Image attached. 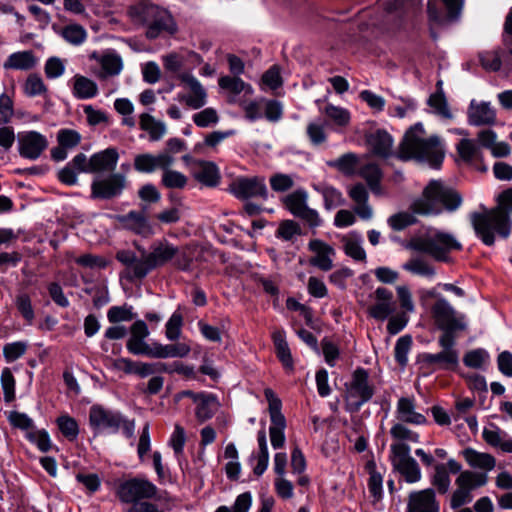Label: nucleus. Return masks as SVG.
Returning <instances> with one entry per match:
<instances>
[{"mask_svg":"<svg viewBox=\"0 0 512 512\" xmlns=\"http://www.w3.org/2000/svg\"><path fill=\"white\" fill-rule=\"evenodd\" d=\"M72 94L80 100L92 99L98 94V86L95 81L83 75H75L72 80Z\"/></svg>","mask_w":512,"mask_h":512,"instance_id":"7c9ffc66","label":"nucleus"},{"mask_svg":"<svg viewBox=\"0 0 512 512\" xmlns=\"http://www.w3.org/2000/svg\"><path fill=\"white\" fill-rule=\"evenodd\" d=\"M157 487L146 478H132L121 483L117 489V496L123 503H132L138 500L152 499L157 494Z\"/></svg>","mask_w":512,"mask_h":512,"instance_id":"9b49d317","label":"nucleus"},{"mask_svg":"<svg viewBox=\"0 0 512 512\" xmlns=\"http://www.w3.org/2000/svg\"><path fill=\"white\" fill-rule=\"evenodd\" d=\"M192 120L196 126L200 128H206L217 124L219 121V116L216 109L207 107L195 113L192 116Z\"/></svg>","mask_w":512,"mask_h":512,"instance_id":"bf43d9fd","label":"nucleus"},{"mask_svg":"<svg viewBox=\"0 0 512 512\" xmlns=\"http://www.w3.org/2000/svg\"><path fill=\"white\" fill-rule=\"evenodd\" d=\"M483 439L489 445L500 448L503 452H512V438L494 424L483 429Z\"/></svg>","mask_w":512,"mask_h":512,"instance_id":"c756f323","label":"nucleus"},{"mask_svg":"<svg viewBox=\"0 0 512 512\" xmlns=\"http://www.w3.org/2000/svg\"><path fill=\"white\" fill-rule=\"evenodd\" d=\"M119 153L116 148L109 147L90 157V168L92 173L111 172L118 163Z\"/></svg>","mask_w":512,"mask_h":512,"instance_id":"a878e982","label":"nucleus"},{"mask_svg":"<svg viewBox=\"0 0 512 512\" xmlns=\"http://www.w3.org/2000/svg\"><path fill=\"white\" fill-rule=\"evenodd\" d=\"M81 135L73 129H60L57 133V141L66 149H73L81 142Z\"/></svg>","mask_w":512,"mask_h":512,"instance_id":"338daca9","label":"nucleus"},{"mask_svg":"<svg viewBox=\"0 0 512 512\" xmlns=\"http://www.w3.org/2000/svg\"><path fill=\"white\" fill-rule=\"evenodd\" d=\"M119 223L126 229L136 234L149 236L152 234V228L146 217L137 211H130L126 215L116 216Z\"/></svg>","mask_w":512,"mask_h":512,"instance_id":"bb28decb","label":"nucleus"},{"mask_svg":"<svg viewBox=\"0 0 512 512\" xmlns=\"http://www.w3.org/2000/svg\"><path fill=\"white\" fill-rule=\"evenodd\" d=\"M411 247L418 252L429 255L436 261L448 262L450 253L461 250L462 244L453 234L431 228L414 238Z\"/></svg>","mask_w":512,"mask_h":512,"instance_id":"423d86ee","label":"nucleus"},{"mask_svg":"<svg viewBox=\"0 0 512 512\" xmlns=\"http://www.w3.org/2000/svg\"><path fill=\"white\" fill-rule=\"evenodd\" d=\"M231 192L237 197L247 199L251 197H267V188L263 179L239 178L231 185Z\"/></svg>","mask_w":512,"mask_h":512,"instance_id":"6ab92c4d","label":"nucleus"},{"mask_svg":"<svg viewBox=\"0 0 512 512\" xmlns=\"http://www.w3.org/2000/svg\"><path fill=\"white\" fill-rule=\"evenodd\" d=\"M456 150L460 158L466 162H471L479 158L481 154L480 146L469 138H463L456 145Z\"/></svg>","mask_w":512,"mask_h":512,"instance_id":"603ef678","label":"nucleus"},{"mask_svg":"<svg viewBox=\"0 0 512 512\" xmlns=\"http://www.w3.org/2000/svg\"><path fill=\"white\" fill-rule=\"evenodd\" d=\"M323 113L337 127L345 128L350 124L351 113L344 107L327 104Z\"/></svg>","mask_w":512,"mask_h":512,"instance_id":"de8ad7c7","label":"nucleus"},{"mask_svg":"<svg viewBox=\"0 0 512 512\" xmlns=\"http://www.w3.org/2000/svg\"><path fill=\"white\" fill-rule=\"evenodd\" d=\"M15 306L28 325L35 319V312L32 301L27 293H19L14 300Z\"/></svg>","mask_w":512,"mask_h":512,"instance_id":"864d4df0","label":"nucleus"},{"mask_svg":"<svg viewBox=\"0 0 512 512\" xmlns=\"http://www.w3.org/2000/svg\"><path fill=\"white\" fill-rule=\"evenodd\" d=\"M264 395L268 401V409L271 419L269 436L271 445L274 449H280L285 444L286 419L281 412L282 402L280 398L270 388L264 390Z\"/></svg>","mask_w":512,"mask_h":512,"instance_id":"1a4fd4ad","label":"nucleus"},{"mask_svg":"<svg viewBox=\"0 0 512 512\" xmlns=\"http://www.w3.org/2000/svg\"><path fill=\"white\" fill-rule=\"evenodd\" d=\"M512 188L499 196L496 208L471 214V223L477 237L487 246L495 243L496 236L507 238L511 233Z\"/></svg>","mask_w":512,"mask_h":512,"instance_id":"f03ea898","label":"nucleus"},{"mask_svg":"<svg viewBox=\"0 0 512 512\" xmlns=\"http://www.w3.org/2000/svg\"><path fill=\"white\" fill-rule=\"evenodd\" d=\"M428 105L432 109V112L442 119L450 120L453 118V114L443 92L432 94L428 99Z\"/></svg>","mask_w":512,"mask_h":512,"instance_id":"8fccbe9b","label":"nucleus"},{"mask_svg":"<svg viewBox=\"0 0 512 512\" xmlns=\"http://www.w3.org/2000/svg\"><path fill=\"white\" fill-rule=\"evenodd\" d=\"M395 416L399 422L413 425H424L427 418L416 410L414 397H401L396 404Z\"/></svg>","mask_w":512,"mask_h":512,"instance_id":"5701e85b","label":"nucleus"},{"mask_svg":"<svg viewBox=\"0 0 512 512\" xmlns=\"http://www.w3.org/2000/svg\"><path fill=\"white\" fill-rule=\"evenodd\" d=\"M178 79L184 91L177 93L176 100L193 110L203 108L208 102V94L200 81L191 72L179 74Z\"/></svg>","mask_w":512,"mask_h":512,"instance_id":"9d476101","label":"nucleus"},{"mask_svg":"<svg viewBox=\"0 0 512 512\" xmlns=\"http://www.w3.org/2000/svg\"><path fill=\"white\" fill-rule=\"evenodd\" d=\"M489 360V354L485 349H475L465 354L463 362L467 367L479 369Z\"/></svg>","mask_w":512,"mask_h":512,"instance_id":"0e129e2a","label":"nucleus"},{"mask_svg":"<svg viewBox=\"0 0 512 512\" xmlns=\"http://www.w3.org/2000/svg\"><path fill=\"white\" fill-rule=\"evenodd\" d=\"M431 315L435 324L442 330H464L466 328L463 315H458L452 305L444 298L431 306Z\"/></svg>","mask_w":512,"mask_h":512,"instance_id":"ddd939ff","label":"nucleus"},{"mask_svg":"<svg viewBox=\"0 0 512 512\" xmlns=\"http://www.w3.org/2000/svg\"><path fill=\"white\" fill-rule=\"evenodd\" d=\"M272 340L275 346L277 358L288 372H292L294 370V361L291 350L286 341L285 331L283 329L274 330L272 332Z\"/></svg>","mask_w":512,"mask_h":512,"instance_id":"cd10ccee","label":"nucleus"},{"mask_svg":"<svg viewBox=\"0 0 512 512\" xmlns=\"http://www.w3.org/2000/svg\"><path fill=\"white\" fill-rule=\"evenodd\" d=\"M23 90L27 96L36 97L46 94L47 87L39 75L30 74L23 85Z\"/></svg>","mask_w":512,"mask_h":512,"instance_id":"6e6d98bb","label":"nucleus"},{"mask_svg":"<svg viewBox=\"0 0 512 512\" xmlns=\"http://www.w3.org/2000/svg\"><path fill=\"white\" fill-rule=\"evenodd\" d=\"M74 260L79 266L92 270L105 269L109 264L105 257L90 253L76 257Z\"/></svg>","mask_w":512,"mask_h":512,"instance_id":"13d9d810","label":"nucleus"},{"mask_svg":"<svg viewBox=\"0 0 512 512\" xmlns=\"http://www.w3.org/2000/svg\"><path fill=\"white\" fill-rule=\"evenodd\" d=\"M432 484L437 488L439 493L444 494L448 492L451 485V479L445 464H437L434 467Z\"/></svg>","mask_w":512,"mask_h":512,"instance_id":"4d7b16f0","label":"nucleus"},{"mask_svg":"<svg viewBox=\"0 0 512 512\" xmlns=\"http://www.w3.org/2000/svg\"><path fill=\"white\" fill-rule=\"evenodd\" d=\"M314 189L322 195L326 210L335 209L345 203L342 193L333 186L320 184L314 186Z\"/></svg>","mask_w":512,"mask_h":512,"instance_id":"a19ab883","label":"nucleus"},{"mask_svg":"<svg viewBox=\"0 0 512 512\" xmlns=\"http://www.w3.org/2000/svg\"><path fill=\"white\" fill-rule=\"evenodd\" d=\"M391 464L407 483H417L422 478V472L417 461L410 456V447L405 443L394 442L390 446Z\"/></svg>","mask_w":512,"mask_h":512,"instance_id":"0eeeda50","label":"nucleus"},{"mask_svg":"<svg viewBox=\"0 0 512 512\" xmlns=\"http://www.w3.org/2000/svg\"><path fill=\"white\" fill-rule=\"evenodd\" d=\"M185 62V57L182 54L171 52L162 56V63L165 70L172 74H181V69L183 68Z\"/></svg>","mask_w":512,"mask_h":512,"instance_id":"774afa93","label":"nucleus"},{"mask_svg":"<svg viewBox=\"0 0 512 512\" xmlns=\"http://www.w3.org/2000/svg\"><path fill=\"white\" fill-rule=\"evenodd\" d=\"M61 433L70 441L77 439L79 435V426L77 421L69 415H61L56 420Z\"/></svg>","mask_w":512,"mask_h":512,"instance_id":"5fc2aeb1","label":"nucleus"},{"mask_svg":"<svg viewBox=\"0 0 512 512\" xmlns=\"http://www.w3.org/2000/svg\"><path fill=\"white\" fill-rule=\"evenodd\" d=\"M309 250L314 253L310 264L322 271H329L333 268V258L336 255L335 249L320 239H313L308 244Z\"/></svg>","mask_w":512,"mask_h":512,"instance_id":"412c9836","label":"nucleus"},{"mask_svg":"<svg viewBox=\"0 0 512 512\" xmlns=\"http://www.w3.org/2000/svg\"><path fill=\"white\" fill-rule=\"evenodd\" d=\"M308 192L303 189H296L283 198L285 208L294 216L308 224L310 228L321 226L322 219L317 210L308 206Z\"/></svg>","mask_w":512,"mask_h":512,"instance_id":"6e6552de","label":"nucleus"},{"mask_svg":"<svg viewBox=\"0 0 512 512\" xmlns=\"http://www.w3.org/2000/svg\"><path fill=\"white\" fill-rule=\"evenodd\" d=\"M125 187V175L112 173L93 180L91 184V196L99 199H111L121 195Z\"/></svg>","mask_w":512,"mask_h":512,"instance_id":"dca6fc26","label":"nucleus"},{"mask_svg":"<svg viewBox=\"0 0 512 512\" xmlns=\"http://www.w3.org/2000/svg\"><path fill=\"white\" fill-rule=\"evenodd\" d=\"M218 85L221 89L229 92L234 96H237L241 93H244L245 95L253 94V88L251 85L245 83L238 76H222L218 80Z\"/></svg>","mask_w":512,"mask_h":512,"instance_id":"ea45409f","label":"nucleus"},{"mask_svg":"<svg viewBox=\"0 0 512 512\" xmlns=\"http://www.w3.org/2000/svg\"><path fill=\"white\" fill-rule=\"evenodd\" d=\"M128 15L135 24L146 26V36L155 39L163 33L174 34L177 25L172 15L155 5L138 4L128 9Z\"/></svg>","mask_w":512,"mask_h":512,"instance_id":"39448f33","label":"nucleus"},{"mask_svg":"<svg viewBox=\"0 0 512 512\" xmlns=\"http://www.w3.org/2000/svg\"><path fill=\"white\" fill-rule=\"evenodd\" d=\"M444 148L436 135L427 136L422 123H416L404 135L399 149V158L415 159L439 168L444 159Z\"/></svg>","mask_w":512,"mask_h":512,"instance_id":"7ed1b4c3","label":"nucleus"},{"mask_svg":"<svg viewBox=\"0 0 512 512\" xmlns=\"http://www.w3.org/2000/svg\"><path fill=\"white\" fill-rule=\"evenodd\" d=\"M461 196L452 188L439 180H431L423 190L422 196L416 199L411 208L413 213L400 212L388 218L389 226L400 231L414 224L419 215H438L444 210L452 212L460 207Z\"/></svg>","mask_w":512,"mask_h":512,"instance_id":"f257e3e1","label":"nucleus"},{"mask_svg":"<svg viewBox=\"0 0 512 512\" xmlns=\"http://www.w3.org/2000/svg\"><path fill=\"white\" fill-rule=\"evenodd\" d=\"M358 156L354 153H346L337 159L327 162L331 168H335L345 176H353L357 172Z\"/></svg>","mask_w":512,"mask_h":512,"instance_id":"37998d69","label":"nucleus"},{"mask_svg":"<svg viewBox=\"0 0 512 512\" xmlns=\"http://www.w3.org/2000/svg\"><path fill=\"white\" fill-rule=\"evenodd\" d=\"M390 434L396 442H419V434L407 428L402 422L394 424L390 429Z\"/></svg>","mask_w":512,"mask_h":512,"instance_id":"680f3d73","label":"nucleus"},{"mask_svg":"<svg viewBox=\"0 0 512 512\" xmlns=\"http://www.w3.org/2000/svg\"><path fill=\"white\" fill-rule=\"evenodd\" d=\"M188 178L183 173L171 169V166L162 168L161 184L167 189H184Z\"/></svg>","mask_w":512,"mask_h":512,"instance_id":"49530a36","label":"nucleus"},{"mask_svg":"<svg viewBox=\"0 0 512 512\" xmlns=\"http://www.w3.org/2000/svg\"><path fill=\"white\" fill-rule=\"evenodd\" d=\"M18 153L22 158L37 160L48 148L47 137L37 131H23L17 136Z\"/></svg>","mask_w":512,"mask_h":512,"instance_id":"2eb2a0df","label":"nucleus"},{"mask_svg":"<svg viewBox=\"0 0 512 512\" xmlns=\"http://www.w3.org/2000/svg\"><path fill=\"white\" fill-rule=\"evenodd\" d=\"M89 59L96 61L101 66L100 77L103 78L119 75L123 69L121 56L113 50L104 53L94 51L89 55Z\"/></svg>","mask_w":512,"mask_h":512,"instance_id":"b1692460","label":"nucleus"},{"mask_svg":"<svg viewBox=\"0 0 512 512\" xmlns=\"http://www.w3.org/2000/svg\"><path fill=\"white\" fill-rule=\"evenodd\" d=\"M422 362L427 365H436L441 368L456 366L459 362V353L457 350H443L438 353H424Z\"/></svg>","mask_w":512,"mask_h":512,"instance_id":"473e14b6","label":"nucleus"},{"mask_svg":"<svg viewBox=\"0 0 512 512\" xmlns=\"http://www.w3.org/2000/svg\"><path fill=\"white\" fill-rule=\"evenodd\" d=\"M358 174L367 182L373 194L377 196H381L384 194L380 184L382 172L376 164L369 163L362 166L359 169Z\"/></svg>","mask_w":512,"mask_h":512,"instance_id":"4c0bfd02","label":"nucleus"},{"mask_svg":"<svg viewBox=\"0 0 512 512\" xmlns=\"http://www.w3.org/2000/svg\"><path fill=\"white\" fill-rule=\"evenodd\" d=\"M462 456L470 467L482 470L481 473L487 474V472L493 470L496 465V460L491 454L478 452L472 448L464 449Z\"/></svg>","mask_w":512,"mask_h":512,"instance_id":"c85d7f7f","label":"nucleus"},{"mask_svg":"<svg viewBox=\"0 0 512 512\" xmlns=\"http://www.w3.org/2000/svg\"><path fill=\"white\" fill-rule=\"evenodd\" d=\"M505 52L500 48L483 51L479 54V60L486 71L497 72L503 65Z\"/></svg>","mask_w":512,"mask_h":512,"instance_id":"c03bdc74","label":"nucleus"},{"mask_svg":"<svg viewBox=\"0 0 512 512\" xmlns=\"http://www.w3.org/2000/svg\"><path fill=\"white\" fill-rule=\"evenodd\" d=\"M306 134L313 146H320L327 141L326 123L320 119L308 123Z\"/></svg>","mask_w":512,"mask_h":512,"instance_id":"09e8293b","label":"nucleus"},{"mask_svg":"<svg viewBox=\"0 0 512 512\" xmlns=\"http://www.w3.org/2000/svg\"><path fill=\"white\" fill-rule=\"evenodd\" d=\"M199 401L195 407V416L201 423L211 419L219 408L217 397L206 392L204 395L198 397Z\"/></svg>","mask_w":512,"mask_h":512,"instance_id":"72a5a7b5","label":"nucleus"},{"mask_svg":"<svg viewBox=\"0 0 512 512\" xmlns=\"http://www.w3.org/2000/svg\"><path fill=\"white\" fill-rule=\"evenodd\" d=\"M139 125L142 130L148 132L151 141H158L166 134V125L150 114H142Z\"/></svg>","mask_w":512,"mask_h":512,"instance_id":"79ce46f5","label":"nucleus"},{"mask_svg":"<svg viewBox=\"0 0 512 512\" xmlns=\"http://www.w3.org/2000/svg\"><path fill=\"white\" fill-rule=\"evenodd\" d=\"M194 177L206 186H216L220 180L217 166L210 161H198L195 163Z\"/></svg>","mask_w":512,"mask_h":512,"instance_id":"2f4dec72","label":"nucleus"},{"mask_svg":"<svg viewBox=\"0 0 512 512\" xmlns=\"http://www.w3.org/2000/svg\"><path fill=\"white\" fill-rule=\"evenodd\" d=\"M488 481L486 473L465 470L455 480V484L463 489L472 492L474 489L484 486Z\"/></svg>","mask_w":512,"mask_h":512,"instance_id":"58836bf2","label":"nucleus"},{"mask_svg":"<svg viewBox=\"0 0 512 512\" xmlns=\"http://www.w3.org/2000/svg\"><path fill=\"white\" fill-rule=\"evenodd\" d=\"M440 505L433 489L414 491L409 494L407 512H439Z\"/></svg>","mask_w":512,"mask_h":512,"instance_id":"aec40b11","label":"nucleus"},{"mask_svg":"<svg viewBox=\"0 0 512 512\" xmlns=\"http://www.w3.org/2000/svg\"><path fill=\"white\" fill-rule=\"evenodd\" d=\"M412 346V338L409 335L401 336L395 344V359L404 366L408 362V354Z\"/></svg>","mask_w":512,"mask_h":512,"instance_id":"69168bd1","label":"nucleus"},{"mask_svg":"<svg viewBox=\"0 0 512 512\" xmlns=\"http://www.w3.org/2000/svg\"><path fill=\"white\" fill-rule=\"evenodd\" d=\"M183 317L181 313L174 312L165 325V336L170 341L177 340L182 331Z\"/></svg>","mask_w":512,"mask_h":512,"instance_id":"e2e57ef3","label":"nucleus"},{"mask_svg":"<svg viewBox=\"0 0 512 512\" xmlns=\"http://www.w3.org/2000/svg\"><path fill=\"white\" fill-rule=\"evenodd\" d=\"M174 157L168 154H157L142 153L134 157V169L140 173H153L157 169L165 168L166 166H172L174 164Z\"/></svg>","mask_w":512,"mask_h":512,"instance_id":"4be33fe9","label":"nucleus"},{"mask_svg":"<svg viewBox=\"0 0 512 512\" xmlns=\"http://www.w3.org/2000/svg\"><path fill=\"white\" fill-rule=\"evenodd\" d=\"M372 152L380 157H388L392 152L393 139L389 133L378 130L368 138Z\"/></svg>","mask_w":512,"mask_h":512,"instance_id":"f704fd0d","label":"nucleus"},{"mask_svg":"<svg viewBox=\"0 0 512 512\" xmlns=\"http://www.w3.org/2000/svg\"><path fill=\"white\" fill-rule=\"evenodd\" d=\"M348 196L354 202V211L362 220H370L373 217V208L368 203L369 194L366 187L357 183L348 188Z\"/></svg>","mask_w":512,"mask_h":512,"instance_id":"393cba45","label":"nucleus"},{"mask_svg":"<svg viewBox=\"0 0 512 512\" xmlns=\"http://www.w3.org/2000/svg\"><path fill=\"white\" fill-rule=\"evenodd\" d=\"M178 253V248L166 240L157 241L150 247L148 253H143L141 258L130 250H120L116 253V259L123 264L125 277L129 280L142 279L155 268L164 266Z\"/></svg>","mask_w":512,"mask_h":512,"instance_id":"20e7f679","label":"nucleus"},{"mask_svg":"<svg viewBox=\"0 0 512 512\" xmlns=\"http://www.w3.org/2000/svg\"><path fill=\"white\" fill-rule=\"evenodd\" d=\"M252 506V495L250 492H244L237 496L231 507L220 506L215 512H249Z\"/></svg>","mask_w":512,"mask_h":512,"instance_id":"052dcab7","label":"nucleus"},{"mask_svg":"<svg viewBox=\"0 0 512 512\" xmlns=\"http://www.w3.org/2000/svg\"><path fill=\"white\" fill-rule=\"evenodd\" d=\"M402 269L411 274L426 278H433L435 276L434 267L428 261L420 257L411 258L402 265Z\"/></svg>","mask_w":512,"mask_h":512,"instance_id":"a18cd8bd","label":"nucleus"},{"mask_svg":"<svg viewBox=\"0 0 512 512\" xmlns=\"http://www.w3.org/2000/svg\"><path fill=\"white\" fill-rule=\"evenodd\" d=\"M396 311V301L392 291L378 287L373 295V303L368 308V314L378 321L388 319Z\"/></svg>","mask_w":512,"mask_h":512,"instance_id":"f3484780","label":"nucleus"},{"mask_svg":"<svg viewBox=\"0 0 512 512\" xmlns=\"http://www.w3.org/2000/svg\"><path fill=\"white\" fill-rule=\"evenodd\" d=\"M343 249L347 256L355 261H364L366 259V252L362 247V237L356 232H351L341 239Z\"/></svg>","mask_w":512,"mask_h":512,"instance_id":"e433bc0d","label":"nucleus"},{"mask_svg":"<svg viewBox=\"0 0 512 512\" xmlns=\"http://www.w3.org/2000/svg\"><path fill=\"white\" fill-rule=\"evenodd\" d=\"M467 118L472 126H490L496 122V111L490 102L473 99L467 110Z\"/></svg>","mask_w":512,"mask_h":512,"instance_id":"a211bd4d","label":"nucleus"},{"mask_svg":"<svg viewBox=\"0 0 512 512\" xmlns=\"http://www.w3.org/2000/svg\"><path fill=\"white\" fill-rule=\"evenodd\" d=\"M60 35L71 45H81L87 38V31L79 24H69L62 28Z\"/></svg>","mask_w":512,"mask_h":512,"instance_id":"3c124183","label":"nucleus"},{"mask_svg":"<svg viewBox=\"0 0 512 512\" xmlns=\"http://www.w3.org/2000/svg\"><path fill=\"white\" fill-rule=\"evenodd\" d=\"M37 64V58L32 51L12 53L4 62L5 69L30 70Z\"/></svg>","mask_w":512,"mask_h":512,"instance_id":"c9c22d12","label":"nucleus"},{"mask_svg":"<svg viewBox=\"0 0 512 512\" xmlns=\"http://www.w3.org/2000/svg\"><path fill=\"white\" fill-rule=\"evenodd\" d=\"M123 415L120 412L93 405L89 411V423L96 433H116L120 429Z\"/></svg>","mask_w":512,"mask_h":512,"instance_id":"4468645a","label":"nucleus"},{"mask_svg":"<svg viewBox=\"0 0 512 512\" xmlns=\"http://www.w3.org/2000/svg\"><path fill=\"white\" fill-rule=\"evenodd\" d=\"M369 376L366 370L359 368L354 371L352 380L347 387V405L353 410H358L364 403L368 402L373 394V388L369 384Z\"/></svg>","mask_w":512,"mask_h":512,"instance_id":"f8f14e48","label":"nucleus"}]
</instances>
